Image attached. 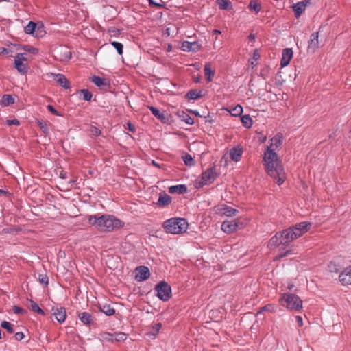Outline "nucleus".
I'll use <instances>...</instances> for the list:
<instances>
[{
  "label": "nucleus",
  "mask_w": 351,
  "mask_h": 351,
  "mask_svg": "<svg viewBox=\"0 0 351 351\" xmlns=\"http://www.w3.org/2000/svg\"><path fill=\"white\" fill-rule=\"evenodd\" d=\"M53 53L55 59L60 62H68L71 58V51L64 45L56 47Z\"/></svg>",
  "instance_id": "obj_6"
},
{
  "label": "nucleus",
  "mask_w": 351,
  "mask_h": 351,
  "mask_svg": "<svg viewBox=\"0 0 351 351\" xmlns=\"http://www.w3.org/2000/svg\"><path fill=\"white\" fill-rule=\"evenodd\" d=\"M282 143V136L280 134L276 135L271 138L269 141V145L267 146V149L275 152L276 149L280 147Z\"/></svg>",
  "instance_id": "obj_15"
},
{
  "label": "nucleus",
  "mask_w": 351,
  "mask_h": 351,
  "mask_svg": "<svg viewBox=\"0 0 351 351\" xmlns=\"http://www.w3.org/2000/svg\"><path fill=\"white\" fill-rule=\"evenodd\" d=\"M202 91L197 90H191L186 95V98L190 100H195L202 97Z\"/></svg>",
  "instance_id": "obj_25"
},
{
  "label": "nucleus",
  "mask_w": 351,
  "mask_h": 351,
  "mask_svg": "<svg viewBox=\"0 0 351 351\" xmlns=\"http://www.w3.org/2000/svg\"><path fill=\"white\" fill-rule=\"evenodd\" d=\"M149 2V5L156 7L157 8H161L165 7V3H156L154 0H147Z\"/></svg>",
  "instance_id": "obj_45"
},
{
  "label": "nucleus",
  "mask_w": 351,
  "mask_h": 351,
  "mask_svg": "<svg viewBox=\"0 0 351 351\" xmlns=\"http://www.w3.org/2000/svg\"><path fill=\"white\" fill-rule=\"evenodd\" d=\"M182 158L185 165L188 166H192L194 165V160L191 155L186 154Z\"/></svg>",
  "instance_id": "obj_43"
},
{
  "label": "nucleus",
  "mask_w": 351,
  "mask_h": 351,
  "mask_svg": "<svg viewBox=\"0 0 351 351\" xmlns=\"http://www.w3.org/2000/svg\"><path fill=\"white\" fill-rule=\"evenodd\" d=\"M100 311L106 315L110 316L114 314L115 310L108 304H104L99 306Z\"/></svg>",
  "instance_id": "obj_28"
},
{
  "label": "nucleus",
  "mask_w": 351,
  "mask_h": 351,
  "mask_svg": "<svg viewBox=\"0 0 351 351\" xmlns=\"http://www.w3.org/2000/svg\"><path fill=\"white\" fill-rule=\"evenodd\" d=\"M152 164L156 167H158V165L154 160L152 161Z\"/></svg>",
  "instance_id": "obj_62"
},
{
  "label": "nucleus",
  "mask_w": 351,
  "mask_h": 351,
  "mask_svg": "<svg viewBox=\"0 0 351 351\" xmlns=\"http://www.w3.org/2000/svg\"><path fill=\"white\" fill-rule=\"evenodd\" d=\"M50 75L53 76L54 80L64 88H69L70 87L69 82L64 75L60 73H51Z\"/></svg>",
  "instance_id": "obj_21"
},
{
  "label": "nucleus",
  "mask_w": 351,
  "mask_h": 351,
  "mask_svg": "<svg viewBox=\"0 0 351 351\" xmlns=\"http://www.w3.org/2000/svg\"><path fill=\"white\" fill-rule=\"evenodd\" d=\"M292 8L295 12V16L296 18H298L300 16L302 12L306 9L305 5L303 3L298 2L295 4H294L292 6Z\"/></svg>",
  "instance_id": "obj_26"
},
{
  "label": "nucleus",
  "mask_w": 351,
  "mask_h": 351,
  "mask_svg": "<svg viewBox=\"0 0 351 351\" xmlns=\"http://www.w3.org/2000/svg\"><path fill=\"white\" fill-rule=\"evenodd\" d=\"M25 51L31 53H33V54H38V49L37 48H35V47H25L23 48Z\"/></svg>",
  "instance_id": "obj_49"
},
{
  "label": "nucleus",
  "mask_w": 351,
  "mask_h": 351,
  "mask_svg": "<svg viewBox=\"0 0 351 351\" xmlns=\"http://www.w3.org/2000/svg\"><path fill=\"white\" fill-rule=\"evenodd\" d=\"M187 191V188L184 184H179L171 186L169 188V192L170 193L182 194Z\"/></svg>",
  "instance_id": "obj_23"
},
{
  "label": "nucleus",
  "mask_w": 351,
  "mask_h": 351,
  "mask_svg": "<svg viewBox=\"0 0 351 351\" xmlns=\"http://www.w3.org/2000/svg\"><path fill=\"white\" fill-rule=\"evenodd\" d=\"M86 217L91 226L103 232L114 231L124 225L123 221L110 215H89Z\"/></svg>",
  "instance_id": "obj_3"
},
{
  "label": "nucleus",
  "mask_w": 351,
  "mask_h": 351,
  "mask_svg": "<svg viewBox=\"0 0 351 351\" xmlns=\"http://www.w3.org/2000/svg\"><path fill=\"white\" fill-rule=\"evenodd\" d=\"M216 213L220 215L232 217L238 213V210L226 204H220L215 207Z\"/></svg>",
  "instance_id": "obj_10"
},
{
  "label": "nucleus",
  "mask_w": 351,
  "mask_h": 351,
  "mask_svg": "<svg viewBox=\"0 0 351 351\" xmlns=\"http://www.w3.org/2000/svg\"><path fill=\"white\" fill-rule=\"evenodd\" d=\"M171 202V197L167 194L165 193L160 195L157 202V204L160 206H165L169 204Z\"/></svg>",
  "instance_id": "obj_24"
},
{
  "label": "nucleus",
  "mask_w": 351,
  "mask_h": 351,
  "mask_svg": "<svg viewBox=\"0 0 351 351\" xmlns=\"http://www.w3.org/2000/svg\"><path fill=\"white\" fill-rule=\"evenodd\" d=\"M339 278L343 285H351V265L345 268Z\"/></svg>",
  "instance_id": "obj_19"
},
{
  "label": "nucleus",
  "mask_w": 351,
  "mask_h": 351,
  "mask_svg": "<svg viewBox=\"0 0 351 351\" xmlns=\"http://www.w3.org/2000/svg\"><path fill=\"white\" fill-rule=\"evenodd\" d=\"M311 226V223L304 221L286 229L282 232H277L271 238L268 245L270 247H276L281 244H287L306 233L310 229Z\"/></svg>",
  "instance_id": "obj_1"
},
{
  "label": "nucleus",
  "mask_w": 351,
  "mask_h": 351,
  "mask_svg": "<svg viewBox=\"0 0 351 351\" xmlns=\"http://www.w3.org/2000/svg\"><path fill=\"white\" fill-rule=\"evenodd\" d=\"M188 223L183 218H171L166 220L163 228L167 233L178 234L185 232L188 229Z\"/></svg>",
  "instance_id": "obj_4"
},
{
  "label": "nucleus",
  "mask_w": 351,
  "mask_h": 351,
  "mask_svg": "<svg viewBox=\"0 0 351 351\" xmlns=\"http://www.w3.org/2000/svg\"><path fill=\"white\" fill-rule=\"evenodd\" d=\"M24 32L27 34H32L33 36H41V33L43 32L42 27H37L36 23L29 21V23L24 27Z\"/></svg>",
  "instance_id": "obj_11"
},
{
  "label": "nucleus",
  "mask_w": 351,
  "mask_h": 351,
  "mask_svg": "<svg viewBox=\"0 0 351 351\" xmlns=\"http://www.w3.org/2000/svg\"><path fill=\"white\" fill-rule=\"evenodd\" d=\"M162 328V324L160 323H157V324H155L153 326H152V334L153 335H155L156 334H157L160 329Z\"/></svg>",
  "instance_id": "obj_46"
},
{
  "label": "nucleus",
  "mask_w": 351,
  "mask_h": 351,
  "mask_svg": "<svg viewBox=\"0 0 351 351\" xmlns=\"http://www.w3.org/2000/svg\"><path fill=\"white\" fill-rule=\"evenodd\" d=\"M243 148L241 145H237L231 148L228 152L229 158L234 162H239L243 154Z\"/></svg>",
  "instance_id": "obj_14"
},
{
  "label": "nucleus",
  "mask_w": 351,
  "mask_h": 351,
  "mask_svg": "<svg viewBox=\"0 0 351 351\" xmlns=\"http://www.w3.org/2000/svg\"><path fill=\"white\" fill-rule=\"evenodd\" d=\"M216 178V173L214 168H210L202 173L199 180V186L210 184L214 182Z\"/></svg>",
  "instance_id": "obj_9"
},
{
  "label": "nucleus",
  "mask_w": 351,
  "mask_h": 351,
  "mask_svg": "<svg viewBox=\"0 0 351 351\" xmlns=\"http://www.w3.org/2000/svg\"><path fill=\"white\" fill-rule=\"evenodd\" d=\"M80 320L87 326H90L94 323L93 316L87 312H82L78 315Z\"/></svg>",
  "instance_id": "obj_22"
},
{
  "label": "nucleus",
  "mask_w": 351,
  "mask_h": 351,
  "mask_svg": "<svg viewBox=\"0 0 351 351\" xmlns=\"http://www.w3.org/2000/svg\"><path fill=\"white\" fill-rule=\"evenodd\" d=\"M263 160L267 174L273 178L278 185H281L285 182L286 176L284 167L277 154L266 149Z\"/></svg>",
  "instance_id": "obj_2"
},
{
  "label": "nucleus",
  "mask_w": 351,
  "mask_h": 351,
  "mask_svg": "<svg viewBox=\"0 0 351 351\" xmlns=\"http://www.w3.org/2000/svg\"><path fill=\"white\" fill-rule=\"evenodd\" d=\"M101 337L106 340L114 341V335L108 332H104L101 334Z\"/></svg>",
  "instance_id": "obj_48"
},
{
  "label": "nucleus",
  "mask_w": 351,
  "mask_h": 351,
  "mask_svg": "<svg viewBox=\"0 0 351 351\" xmlns=\"http://www.w3.org/2000/svg\"><path fill=\"white\" fill-rule=\"evenodd\" d=\"M8 53V50L6 48L1 47L0 48V55H3Z\"/></svg>",
  "instance_id": "obj_57"
},
{
  "label": "nucleus",
  "mask_w": 351,
  "mask_h": 351,
  "mask_svg": "<svg viewBox=\"0 0 351 351\" xmlns=\"http://www.w3.org/2000/svg\"><path fill=\"white\" fill-rule=\"evenodd\" d=\"M1 326L5 329L9 333H12L14 332L12 329V325L7 321H3L1 324Z\"/></svg>",
  "instance_id": "obj_42"
},
{
  "label": "nucleus",
  "mask_w": 351,
  "mask_h": 351,
  "mask_svg": "<svg viewBox=\"0 0 351 351\" xmlns=\"http://www.w3.org/2000/svg\"><path fill=\"white\" fill-rule=\"evenodd\" d=\"M293 52L292 49L291 48H286L283 49L282 53V59L280 61V65L282 67H285L287 66L291 60L293 58Z\"/></svg>",
  "instance_id": "obj_18"
},
{
  "label": "nucleus",
  "mask_w": 351,
  "mask_h": 351,
  "mask_svg": "<svg viewBox=\"0 0 351 351\" xmlns=\"http://www.w3.org/2000/svg\"><path fill=\"white\" fill-rule=\"evenodd\" d=\"M293 285L290 284V285H288V287H287V289H289V290H291V289L293 288Z\"/></svg>",
  "instance_id": "obj_60"
},
{
  "label": "nucleus",
  "mask_w": 351,
  "mask_h": 351,
  "mask_svg": "<svg viewBox=\"0 0 351 351\" xmlns=\"http://www.w3.org/2000/svg\"><path fill=\"white\" fill-rule=\"evenodd\" d=\"M279 303L292 311H299L302 308V300L298 295L292 293H282L279 298Z\"/></svg>",
  "instance_id": "obj_5"
},
{
  "label": "nucleus",
  "mask_w": 351,
  "mask_h": 351,
  "mask_svg": "<svg viewBox=\"0 0 351 351\" xmlns=\"http://www.w3.org/2000/svg\"><path fill=\"white\" fill-rule=\"evenodd\" d=\"M249 39L252 40H254V36L253 34H250Z\"/></svg>",
  "instance_id": "obj_61"
},
{
  "label": "nucleus",
  "mask_w": 351,
  "mask_h": 351,
  "mask_svg": "<svg viewBox=\"0 0 351 351\" xmlns=\"http://www.w3.org/2000/svg\"><path fill=\"white\" fill-rule=\"evenodd\" d=\"M241 121L243 126L250 128L252 125V120L249 115H243L241 118Z\"/></svg>",
  "instance_id": "obj_33"
},
{
  "label": "nucleus",
  "mask_w": 351,
  "mask_h": 351,
  "mask_svg": "<svg viewBox=\"0 0 351 351\" xmlns=\"http://www.w3.org/2000/svg\"><path fill=\"white\" fill-rule=\"evenodd\" d=\"M277 307L276 305L273 304H268L265 306H264L263 308H261L259 311H258L257 313H261L263 311H269V312H275L276 311Z\"/></svg>",
  "instance_id": "obj_35"
},
{
  "label": "nucleus",
  "mask_w": 351,
  "mask_h": 351,
  "mask_svg": "<svg viewBox=\"0 0 351 351\" xmlns=\"http://www.w3.org/2000/svg\"><path fill=\"white\" fill-rule=\"evenodd\" d=\"M201 46L196 42L184 41L181 44V49L184 51H193L196 52L199 50Z\"/></svg>",
  "instance_id": "obj_17"
},
{
  "label": "nucleus",
  "mask_w": 351,
  "mask_h": 351,
  "mask_svg": "<svg viewBox=\"0 0 351 351\" xmlns=\"http://www.w3.org/2000/svg\"><path fill=\"white\" fill-rule=\"evenodd\" d=\"M13 311H14V313H16V314H21L24 312V310L18 306H14Z\"/></svg>",
  "instance_id": "obj_54"
},
{
  "label": "nucleus",
  "mask_w": 351,
  "mask_h": 351,
  "mask_svg": "<svg viewBox=\"0 0 351 351\" xmlns=\"http://www.w3.org/2000/svg\"><path fill=\"white\" fill-rule=\"evenodd\" d=\"M168 51H171V45H169L168 46V49H167Z\"/></svg>",
  "instance_id": "obj_63"
},
{
  "label": "nucleus",
  "mask_w": 351,
  "mask_h": 351,
  "mask_svg": "<svg viewBox=\"0 0 351 351\" xmlns=\"http://www.w3.org/2000/svg\"><path fill=\"white\" fill-rule=\"evenodd\" d=\"M318 32H313L310 37L308 45V51L314 53L319 47Z\"/></svg>",
  "instance_id": "obj_16"
},
{
  "label": "nucleus",
  "mask_w": 351,
  "mask_h": 351,
  "mask_svg": "<svg viewBox=\"0 0 351 351\" xmlns=\"http://www.w3.org/2000/svg\"><path fill=\"white\" fill-rule=\"evenodd\" d=\"M111 45L116 49V50L117 51V53L119 55L123 54V46L121 43H119L117 41H113L111 43Z\"/></svg>",
  "instance_id": "obj_41"
},
{
  "label": "nucleus",
  "mask_w": 351,
  "mask_h": 351,
  "mask_svg": "<svg viewBox=\"0 0 351 351\" xmlns=\"http://www.w3.org/2000/svg\"><path fill=\"white\" fill-rule=\"evenodd\" d=\"M28 308L36 313H38L40 315H44V311L39 307V306L33 300H29L28 301Z\"/></svg>",
  "instance_id": "obj_29"
},
{
  "label": "nucleus",
  "mask_w": 351,
  "mask_h": 351,
  "mask_svg": "<svg viewBox=\"0 0 351 351\" xmlns=\"http://www.w3.org/2000/svg\"><path fill=\"white\" fill-rule=\"evenodd\" d=\"M150 276L149 269L146 266H140L136 269L135 278L138 281H144Z\"/></svg>",
  "instance_id": "obj_12"
},
{
  "label": "nucleus",
  "mask_w": 351,
  "mask_h": 351,
  "mask_svg": "<svg viewBox=\"0 0 351 351\" xmlns=\"http://www.w3.org/2000/svg\"><path fill=\"white\" fill-rule=\"evenodd\" d=\"M60 177L63 179H64L66 178L65 175L64 174H61Z\"/></svg>",
  "instance_id": "obj_64"
},
{
  "label": "nucleus",
  "mask_w": 351,
  "mask_h": 351,
  "mask_svg": "<svg viewBox=\"0 0 351 351\" xmlns=\"http://www.w3.org/2000/svg\"><path fill=\"white\" fill-rule=\"evenodd\" d=\"M237 220H226L221 224V230L227 234L232 233L237 230Z\"/></svg>",
  "instance_id": "obj_13"
},
{
  "label": "nucleus",
  "mask_w": 351,
  "mask_h": 351,
  "mask_svg": "<svg viewBox=\"0 0 351 351\" xmlns=\"http://www.w3.org/2000/svg\"><path fill=\"white\" fill-rule=\"evenodd\" d=\"M295 320H296V322L298 323L299 326H303V321H302V318L301 316L297 315L295 317Z\"/></svg>",
  "instance_id": "obj_56"
},
{
  "label": "nucleus",
  "mask_w": 351,
  "mask_h": 351,
  "mask_svg": "<svg viewBox=\"0 0 351 351\" xmlns=\"http://www.w3.org/2000/svg\"><path fill=\"white\" fill-rule=\"evenodd\" d=\"M39 280L42 284H44V285L48 284V278L47 276L40 275Z\"/></svg>",
  "instance_id": "obj_53"
},
{
  "label": "nucleus",
  "mask_w": 351,
  "mask_h": 351,
  "mask_svg": "<svg viewBox=\"0 0 351 351\" xmlns=\"http://www.w3.org/2000/svg\"><path fill=\"white\" fill-rule=\"evenodd\" d=\"M53 314L59 323H63L66 319V309L63 307L53 308Z\"/></svg>",
  "instance_id": "obj_20"
},
{
  "label": "nucleus",
  "mask_w": 351,
  "mask_h": 351,
  "mask_svg": "<svg viewBox=\"0 0 351 351\" xmlns=\"http://www.w3.org/2000/svg\"><path fill=\"white\" fill-rule=\"evenodd\" d=\"M213 34H221V31L220 30H218V29H214L213 31Z\"/></svg>",
  "instance_id": "obj_59"
},
{
  "label": "nucleus",
  "mask_w": 351,
  "mask_h": 351,
  "mask_svg": "<svg viewBox=\"0 0 351 351\" xmlns=\"http://www.w3.org/2000/svg\"><path fill=\"white\" fill-rule=\"evenodd\" d=\"M301 3H303L305 5V8L307 7L308 5L310 4L311 0H304L303 1H300Z\"/></svg>",
  "instance_id": "obj_58"
},
{
  "label": "nucleus",
  "mask_w": 351,
  "mask_h": 351,
  "mask_svg": "<svg viewBox=\"0 0 351 351\" xmlns=\"http://www.w3.org/2000/svg\"><path fill=\"white\" fill-rule=\"evenodd\" d=\"M248 8L251 11L258 13L261 10V5L256 0H252L249 3Z\"/></svg>",
  "instance_id": "obj_30"
},
{
  "label": "nucleus",
  "mask_w": 351,
  "mask_h": 351,
  "mask_svg": "<svg viewBox=\"0 0 351 351\" xmlns=\"http://www.w3.org/2000/svg\"><path fill=\"white\" fill-rule=\"evenodd\" d=\"M204 73L208 82L212 81L215 71L212 70L210 63H206L204 66Z\"/></svg>",
  "instance_id": "obj_27"
},
{
  "label": "nucleus",
  "mask_w": 351,
  "mask_h": 351,
  "mask_svg": "<svg viewBox=\"0 0 351 351\" xmlns=\"http://www.w3.org/2000/svg\"><path fill=\"white\" fill-rule=\"evenodd\" d=\"M27 60L25 53H17L14 56V67L21 75H25L28 71V67L25 63Z\"/></svg>",
  "instance_id": "obj_8"
},
{
  "label": "nucleus",
  "mask_w": 351,
  "mask_h": 351,
  "mask_svg": "<svg viewBox=\"0 0 351 351\" xmlns=\"http://www.w3.org/2000/svg\"><path fill=\"white\" fill-rule=\"evenodd\" d=\"M14 102V99L10 95H4L1 99V104L4 106H9Z\"/></svg>",
  "instance_id": "obj_32"
},
{
  "label": "nucleus",
  "mask_w": 351,
  "mask_h": 351,
  "mask_svg": "<svg viewBox=\"0 0 351 351\" xmlns=\"http://www.w3.org/2000/svg\"><path fill=\"white\" fill-rule=\"evenodd\" d=\"M182 120L189 125H193L194 123L193 119L189 115L183 113Z\"/></svg>",
  "instance_id": "obj_44"
},
{
  "label": "nucleus",
  "mask_w": 351,
  "mask_h": 351,
  "mask_svg": "<svg viewBox=\"0 0 351 351\" xmlns=\"http://www.w3.org/2000/svg\"><path fill=\"white\" fill-rule=\"evenodd\" d=\"M125 129H128L131 132H134L135 131V127L134 125H132V123H126V125H125Z\"/></svg>",
  "instance_id": "obj_55"
},
{
  "label": "nucleus",
  "mask_w": 351,
  "mask_h": 351,
  "mask_svg": "<svg viewBox=\"0 0 351 351\" xmlns=\"http://www.w3.org/2000/svg\"><path fill=\"white\" fill-rule=\"evenodd\" d=\"M157 296L162 301H167L171 294V287L165 282H159L155 287Z\"/></svg>",
  "instance_id": "obj_7"
},
{
  "label": "nucleus",
  "mask_w": 351,
  "mask_h": 351,
  "mask_svg": "<svg viewBox=\"0 0 351 351\" xmlns=\"http://www.w3.org/2000/svg\"><path fill=\"white\" fill-rule=\"evenodd\" d=\"M230 112L234 117L239 116L243 112V108L241 105H237L230 111Z\"/></svg>",
  "instance_id": "obj_37"
},
{
  "label": "nucleus",
  "mask_w": 351,
  "mask_h": 351,
  "mask_svg": "<svg viewBox=\"0 0 351 351\" xmlns=\"http://www.w3.org/2000/svg\"><path fill=\"white\" fill-rule=\"evenodd\" d=\"M260 58V54L258 50H255L253 52L252 58L250 59L249 62L252 66H256V61H257Z\"/></svg>",
  "instance_id": "obj_39"
},
{
  "label": "nucleus",
  "mask_w": 351,
  "mask_h": 351,
  "mask_svg": "<svg viewBox=\"0 0 351 351\" xmlns=\"http://www.w3.org/2000/svg\"><path fill=\"white\" fill-rule=\"evenodd\" d=\"M6 123L7 125H19V121L18 119H8V120H6Z\"/></svg>",
  "instance_id": "obj_51"
},
{
  "label": "nucleus",
  "mask_w": 351,
  "mask_h": 351,
  "mask_svg": "<svg viewBox=\"0 0 351 351\" xmlns=\"http://www.w3.org/2000/svg\"><path fill=\"white\" fill-rule=\"evenodd\" d=\"M47 109L53 114L56 116H60L61 114L53 108L51 105H48L47 106Z\"/></svg>",
  "instance_id": "obj_50"
},
{
  "label": "nucleus",
  "mask_w": 351,
  "mask_h": 351,
  "mask_svg": "<svg viewBox=\"0 0 351 351\" xmlns=\"http://www.w3.org/2000/svg\"><path fill=\"white\" fill-rule=\"evenodd\" d=\"M125 338L126 337L124 333H116L114 335V340L115 341L125 340Z\"/></svg>",
  "instance_id": "obj_47"
},
{
  "label": "nucleus",
  "mask_w": 351,
  "mask_h": 351,
  "mask_svg": "<svg viewBox=\"0 0 351 351\" xmlns=\"http://www.w3.org/2000/svg\"><path fill=\"white\" fill-rule=\"evenodd\" d=\"M217 3L220 9L226 10L230 4L229 0H217Z\"/></svg>",
  "instance_id": "obj_38"
},
{
  "label": "nucleus",
  "mask_w": 351,
  "mask_h": 351,
  "mask_svg": "<svg viewBox=\"0 0 351 351\" xmlns=\"http://www.w3.org/2000/svg\"><path fill=\"white\" fill-rule=\"evenodd\" d=\"M14 337H15L16 340L21 341L25 337V335L22 332H18L15 333Z\"/></svg>",
  "instance_id": "obj_52"
},
{
  "label": "nucleus",
  "mask_w": 351,
  "mask_h": 351,
  "mask_svg": "<svg viewBox=\"0 0 351 351\" xmlns=\"http://www.w3.org/2000/svg\"><path fill=\"white\" fill-rule=\"evenodd\" d=\"M80 97L84 100L90 101L92 98V94L87 89H82L80 91Z\"/></svg>",
  "instance_id": "obj_36"
},
{
  "label": "nucleus",
  "mask_w": 351,
  "mask_h": 351,
  "mask_svg": "<svg viewBox=\"0 0 351 351\" xmlns=\"http://www.w3.org/2000/svg\"><path fill=\"white\" fill-rule=\"evenodd\" d=\"M92 82H93L97 86L101 87L106 84V80L104 78H102L99 76H93L91 79Z\"/></svg>",
  "instance_id": "obj_34"
},
{
  "label": "nucleus",
  "mask_w": 351,
  "mask_h": 351,
  "mask_svg": "<svg viewBox=\"0 0 351 351\" xmlns=\"http://www.w3.org/2000/svg\"><path fill=\"white\" fill-rule=\"evenodd\" d=\"M328 269L331 273H338L339 266L334 262H330L328 265Z\"/></svg>",
  "instance_id": "obj_40"
},
{
  "label": "nucleus",
  "mask_w": 351,
  "mask_h": 351,
  "mask_svg": "<svg viewBox=\"0 0 351 351\" xmlns=\"http://www.w3.org/2000/svg\"><path fill=\"white\" fill-rule=\"evenodd\" d=\"M149 109L152 112V113L158 119L163 121L165 119V116L164 113H162L158 109L154 106H149Z\"/></svg>",
  "instance_id": "obj_31"
}]
</instances>
